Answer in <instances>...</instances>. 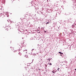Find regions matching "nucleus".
<instances>
[{"label":"nucleus","instance_id":"1","mask_svg":"<svg viewBox=\"0 0 76 76\" xmlns=\"http://www.w3.org/2000/svg\"><path fill=\"white\" fill-rule=\"evenodd\" d=\"M18 54H19L20 56H21V55H22V54H21V53H18Z\"/></svg>","mask_w":76,"mask_h":76},{"label":"nucleus","instance_id":"2","mask_svg":"<svg viewBox=\"0 0 76 76\" xmlns=\"http://www.w3.org/2000/svg\"><path fill=\"white\" fill-rule=\"evenodd\" d=\"M59 54H63V53H61V52H59Z\"/></svg>","mask_w":76,"mask_h":76},{"label":"nucleus","instance_id":"3","mask_svg":"<svg viewBox=\"0 0 76 76\" xmlns=\"http://www.w3.org/2000/svg\"><path fill=\"white\" fill-rule=\"evenodd\" d=\"M16 51H17V50H15V51H14V52L15 53V52H16Z\"/></svg>","mask_w":76,"mask_h":76},{"label":"nucleus","instance_id":"4","mask_svg":"<svg viewBox=\"0 0 76 76\" xmlns=\"http://www.w3.org/2000/svg\"><path fill=\"white\" fill-rule=\"evenodd\" d=\"M49 64H50V65H52V64H51V63H50Z\"/></svg>","mask_w":76,"mask_h":76},{"label":"nucleus","instance_id":"5","mask_svg":"<svg viewBox=\"0 0 76 76\" xmlns=\"http://www.w3.org/2000/svg\"><path fill=\"white\" fill-rule=\"evenodd\" d=\"M48 23H48V22L47 23H46V25H47V24H48Z\"/></svg>","mask_w":76,"mask_h":76},{"label":"nucleus","instance_id":"6","mask_svg":"<svg viewBox=\"0 0 76 76\" xmlns=\"http://www.w3.org/2000/svg\"><path fill=\"white\" fill-rule=\"evenodd\" d=\"M58 69H60V68H58V71L59 70Z\"/></svg>","mask_w":76,"mask_h":76},{"label":"nucleus","instance_id":"7","mask_svg":"<svg viewBox=\"0 0 76 76\" xmlns=\"http://www.w3.org/2000/svg\"><path fill=\"white\" fill-rule=\"evenodd\" d=\"M39 70H40V69H39Z\"/></svg>","mask_w":76,"mask_h":76},{"label":"nucleus","instance_id":"8","mask_svg":"<svg viewBox=\"0 0 76 76\" xmlns=\"http://www.w3.org/2000/svg\"><path fill=\"white\" fill-rule=\"evenodd\" d=\"M53 73H54V72L52 71Z\"/></svg>","mask_w":76,"mask_h":76},{"label":"nucleus","instance_id":"9","mask_svg":"<svg viewBox=\"0 0 76 76\" xmlns=\"http://www.w3.org/2000/svg\"><path fill=\"white\" fill-rule=\"evenodd\" d=\"M60 56H62V55L60 54Z\"/></svg>","mask_w":76,"mask_h":76},{"label":"nucleus","instance_id":"10","mask_svg":"<svg viewBox=\"0 0 76 76\" xmlns=\"http://www.w3.org/2000/svg\"><path fill=\"white\" fill-rule=\"evenodd\" d=\"M26 50V51H27V50Z\"/></svg>","mask_w":76,"mask_h":76},{"label":"nucleus","instance_id":"11","mask_svg":"<svg viewBox=\"0 0 76 76\" xmlns=\"http://www.w3.org/2000/svg\"><path fill=\"white\" fill-rule=\"evenodd\" d=\"M49 60V61H50V60Z\"/></svg>","mask_w":76,"mask_h":76},{"label":"nucleus","instance_id":"12","mask_svg":"<svg viewBox=\"0 0 76 76\" xmlns=\"http://www.w3.org/2000/svg\"><path fill=\"white\" fill-rule=\"evenodd\" d=\"M25 51V50H24V51Z\"/></svg>","mask_w":76,"mask_h":76}]
</instances>
